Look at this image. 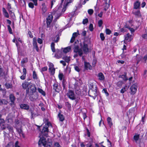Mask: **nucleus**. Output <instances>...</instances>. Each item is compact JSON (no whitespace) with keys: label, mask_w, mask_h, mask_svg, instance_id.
Listing matches in <instances>:
<instances>
[{"label":"nucleus","mask_w":147,"mask_h":147,"mask_svg":"<svg viewBox=\"0 0 147 147\" xmlns=\"http://www.w3.org/2000/svg\"><path fill=\"white\" fill-rule=\"evenodd\" d=\"M63 75L62 73H60L59 75V80H62L63 78Z\"/></svg>","instance_id":"37998d69"},{"label":"nucleus","mask_w":147,"mask_h":147,"mask_svg":"<svg viewBox=\"0 0 147 147\" xmlns=\"http://www.w3.org/2000/svg\"><path fill=\"white\" fill-rule=\"evenodd\" d=\"M2 10L4 16L7 18H9V15L6 9L4 8L3 7L2 9Z\"/></svg>","instance_id":"5701e85b"},{"label":"nucleus","mask_w":147,"mask_h":147,"mask_svg":"<svg viewBox=\"0 0 147 147\" xmlns=\"http://www.w3.org/2000/svg\"><path fill=\"white\" fill-rule=\"evenodd\" d=\"M102 92L105 94L107 96H109V94L107 92L106 89L104 88L102 90Z\"/></svg>","instance_id":"a18cd8bd"},{"label":"nucleus","mask_w":147,"mask_h":147,"mask_svg":"<svg viewBox=\"0 0 147 147\" xmlns=\"http://www.w3.org/2000/svg\"><path fill=\"white\" fill-rule=\"evenodd\" d=\"M119 78H122L124 80H127V79L126 77V74L120 75L119 76Z\"/></svg>","instance_id":"2f4dec72"},{"label":"nucleus","mask_w":147,"mask_h":147,"mask_svg":"<svg viewBox=\"0 0 147 147\" xmlns=\"http://www.w3.org/2000/svg\"><path fill=\"white\" fill-rule=\"evenodd\" d=\"M67 95L69 98L72 100H74L76 99L75 94L74 92L72 90H69L67 93Z\"/></svg>","instance_id":"423d86ee"},{"label":"nucleus","mask_w":147,"mask_h":147,"mask_svg":"<svg viewBox=\"0 0 147 147\" xmlns=\"http://www.w3.org/2000/svg\"><path fill=\"white\" fill-rule=\"evenodd\" d=\"M89 29L90 31H92L93 30V26L92 24H90L89 25Z\"/></svg>","instance_id":"3c124183"},{"label":"nucleus","mask_w":147,"mask_h":147,"mask_svg":"<svg viewBox=\"0 0 147 147\" xmlns=\"http://www.w3.org/2000/svg\"><path fill=\"white\" fill-rule=\"evenodd\" d=\"M9 99L11 101V105L14 104V101L15 99V97L14 95L12 94H10L9 95Z\"/></svg>","instance_id":"f8f14e48"},{"label":"nucleus","mask_w":147,"mask_h":147,"mask_svg":"<svg viewBox=\"0 0 147 147\" xmlns=\"http://www.w3.org/2000/svg\"><path fill=\"white\" fill-rule=\"evenodd\" d=\"M28 61L27 58H25L22 59L21 62V65L22 67H24V64L25 63H27Z\"/></svg>","instance_id":"b1692460"},{"label":"nucleus","mask_w":147,"mask_h":147,"mask_svg":"<svg viewBox=\"0 0 147 147\" xmlns=\"http://www.w3.org/2000/svg\"><path fill=\"white\" fill-rule=\"evenodd\" d=\"M104 5V9L105 11H106L110 7V3H105Z\"/></svg>","instance_id":"c85d7f7f"},{"label":"nucleus","mask_w":147,"mask_h":147,"mask_svg":"<svg viewBox=\"0 0 147 147\" xmlns=\"http://www.w3.org/2000/svg\"><path fill=\"white\" fill-rule=\"evenodd\" d=\"M107 121L109 126L110 127H111L113 125L111 119L110 117H108L107 119Z\"/></svg>","instance_id":"bb28decb"},{"label":"nucleus","mask_w":147,"mask_h":147,"mask_svg":"<svg viewBox=\"0 0 147 147\" xmlns=\"http://www.w3.org/2000/svg\"><path fill=\"white\" fill-rule=\"evenodd\" d=\"M47 123L45 124V125L44 126L41 131L42 134L45 136H47L48 133L49 132V129L48 128L50 126L51 127V123L48 122V119H46Z\"/></svg>","instance_id":"f03ea898"},{"label":"nucleus","mask_w":147,"mask_h":147,"mask_svg":"<svg viewBox=\"0 0 147 147\" xmlns=\"http://www.w3.org/2000/svg\"><path fill=\"white\" fill-rule=\"evenodd\" d=\"M7 27L9 33L11 34H12V29L10 26L9 25H8L7 26Z\"/></svg>","instance_id":"79ce46f5"},{"label":"nucleus","mask_w":147,"mask_h":147,"mask_svg":"<svg viewBox=\"0 0 147 147\" xmlns=\"http://www.w3.org/2000/svg\"><path fill=\"white\" fill-rule=\"evenodd\" d=\"M32 77L34 80H37L38 79L37 75L35 71H33Z\"/></svg>","instance_id":"c756f323"},{"label":"nucleus","mask_w":147,"mask_h":147,"mask_svg":"<svg viewBox=\"0 0 147 147\" xmlns=\"http://www.w3.org/2000/svg\"><path fill=\"white\" fill-rule=\"evenodd\" d=\"M49 72L52 74H54L55 69L54 68H49Z\"/></svg>","instance_id":"c9c22d12"},{"label":"nucleus","mask_w":147,"mask_h":147,"mask_svg":"<svg viewBox=\"0 0 147 147\" xmlns=\"http://www.w3.org/2000/svg\"><path fill=\"white\" fill-rule=\"evenodd\" d=\"M33 45L34 47L36 49V51H38L39 49L37 45V43L36 42V37H34L33 38Z\"/></svg>","instance_id":"1a4fd4ad"},{"label":"nucleus","mask_w":147,"mask_h":147,"mask_svg":"<svg viewBox=\"0 0 147 147\" xmlns=\"http://www.w3.org/2000/svg\"><path fill=\"white\" fill-rule=\"evenodd\" d=\"M38 92L42 94V95L44 96L45 95V92L42 89L40 88H38Z\"/></svg>","instance_id":"72a5a7b5"},{"label":"nucleus","mask_w":147,"mask_h":147,"mask_svg":"<svg viewBox=\"0 0 147 147\" xmlns=\"http://www.w3.org/2000/svg\"><path fill=\"white\" fill-rule=\"evenodd\" d=\"M88 12L89 14L91 15L93 13V10L92 9H89L88 10Z\"/></svg>","instance_id":"de8ad7c7"},{"label":"nucleus","mask_w":147,"mask_h":147,"mask_svg":"<svg viewBox=\"0 0 147 147\" xmlns=\"http://www.w3.org/2000/svg\"><path fill=\"white\" fill-rule=\"evenodd\" d=\"M31 84V83L28 82L27 81H25L23 83L22 85V88L24 89H26L27 88L28 86L30 85Z\"/></svg>","instance_id":"9d476101"},{"label":"nucleus","mask_w":147,"mask_h":147,"mask_svg":"<svg viewBox=\"0 0 147 147\" xmlns=\"http://www.w3.org/2000/svg\"><path fill=\"white\" fill-rule=\"evenodd\" d=\"M20 106L21 109L26 110H28L29 108V106L28 105L24 104H21Z\"/></svg>","instance_id":"4468645a"},{"label":"nucleus","mask_w":147,"mask_h":147,"mask_svg":"<svg viewBox=\"0 0 147 147\" xmlns=\"http://www.w3.org/2000/svg\"><path fill=\"white\" fill-rule=\"evenodd\" d=\"M58 116L59 118L60 121H63L64 120L65 117L64 116L63 114H62L61 113H59L58 114Z\"/></svg>","instance_id":"4be33fe9"},{"label":"nucleus","mask_w":147,"mask_h":147,"mask_svg":"<svg viewBox=\"0 0 147 147\" xmlns=\"http://www.w3.org/2000/svg\"><path fill=\"white\" fill-rule=\"evenodd\" d=\"M140 3L138 1H137L134 3V9H137L140 8Z\"/></svg>","instance_id":"ddd939ff"},{"label":"nucleus","mask_w":147,"mask_h":147,"mask_svg":"<svg viewBox=\"0 0 147 147\" xmlns=\"http://www.w3.org/2000/svg\"><path fill=\"white\" fill-rule=\"evenodd\" d=\"M37 41L38 43L41 44L42 43V40L40 38H38L37 39Z\"/></svg>","instance_id":"0e129e2a"},{"label":"nucleus","mask_w":147,"mask_h":147,"mask_svg":"<svg viewBox=\"0 0 147 147\" xmlns=\"http://www.w3.org/2000/svg\"><path fill=\"white\" fill-rule=\"evenodd\" d=\"M17 130L18 133L20 134H22V129L20 128H18L17 129Z\"/></svg>","instance_id":"e2e57ef3"},{"label":"nucleus","mask_w":147,"mask_h":147,"mask_svg":"<svg viewBox=\"0 0 147 147\" xmlns=\"http://www.w3.org/2000/svg\"><path fill=\"white\" fill-rule=\"evenodd\" d=\"M54 147H61V146L59 145L58 142H55V143L54 146Z\"/></svg>","instance_id":"864d4df0"},{"label":"nucleus","mask_w":147,"mask_h":147,"mask_svg":"<svg viewBox=\"0 0 147 147\" xmlns=\"http://www.w3.org/2000/svg\"><path fill=\"white\" fill-rule=\"evenodd\" d=\"M103 24V22L102 20H100L98 21V24L99 27H100Z\"/></svg>","instance_id":"c03bdc74"},{"label":"nucleus","mask_w":147,"mask_h":147,"mask_svg":"<svg viewBox=\"0 0 147 147\" xmlns=\"http://www.w3.org/2000/svg\"><path fill=\"white\" fill-rule=\"evenodd\" d=\"M55 57L57 59H59L62 57V55H60L57 53L55 54Z\"/></svg>","instance_id":"ea45409f"},{"label":"nucleus","mask_w":147,"mask_h":147,"mask_svg":"<svg viewBox=\"0 0 147 147\" xmlns=\"http://www.w3.org/2000/svg\"><path fill=\"white\" fill-rule=\"evenodd\" d=\"M82 48L84 52L85 53L87 52L88 51V45L87 44L84 43L83 46Z\"/></svg>","instance_id":"2eb2a0df"},{"label":"nucleus","mask_w":147,"mask_h":147,"mask_svg":"<svg viewBox=\"0 0 147 147\" xmlns=\"http://www.w3.org/2000/svg\"><path fill=\"white\" fill-rule=\"evenodd\" d=\"M42 10L43 13H45L47 10V8L45 3H43L42 5Z\"/></svg>","instance_id":"aec40b11"},{"label":"nucleus","mask_w":147,"mask_h":147,"mask_svg":"<svg viewBox=\"0 0 147 147\" xmlns=\"http://www.w3.org/2000/svg\"><path fill=\"white\" fill-rule=\"evenodd\" d=\"M125 28H127L131 31V33L134 32L135 31L134 29L133 28L130 27L129 26H126Z\"/></svg>","instance_id":"473e14b6"},{"label":"nucleus","mask_w":147,"mask_h":147,"mask_svg":"<svg viewBox=\"0 0 147 147\" xmlns=\"http://www.w3.org/2000/svg\"><path fill=\"white\" fill-rule=\"evenodd\" d=\"M15 147H20L19 145V142L18 141H16L15 143Z\"/></svg>","instance_id":"8fccbe9b"},{"label":"nucleus","mask_w":147,"mask_h":147,"mask_svg":"<svg viewBox=\"0 0 147 147\" xmlns=\"http://www.w3.org/2000/svg\"><path fill=\"white\" fill-rule=\"evenodd\" d=\"M84 66L85 69H91V66L89 63L85 62L84 63Z\"/></svg>","instance_id":"393cba45"},{"label":"nucleus","mask_w":147,"mask_h":147,"mask_svg":"<svg viewBox=\"0 0 147 147\" xmlns=\"http://www.w3.org/2000/svg\"><path fill=\"white\" fill-rule=\"evenodd\" d=\"M59 39V36L57 35L56 36V38L55 39L54 41L55 42H57Z\"/></svg>","instance_id":"09e8293b"},{"label":"nucleus","mask_w":147,"mask_h":147,"mask_svg":"<svg viewBox=\"0 0 147 147\" xmlns=\"http://www.w3.org/2000/svg\"><path fill=\"white\" fill-rule=\"evenodd\" d=\"M78 34V33L77 32H74L70 40V42L71 43H72L74 42L75 38L77 37Z\"/></svg>","instance_id":"f3484780"},{"label":"nucleus","mask_w":147,"mask_h":147,"mask_svg":"<svg viewBox=\"0 0 147 147\" xmlns=\"http://www.w3.org/2000/svg\"><path fill=\"white\" fill-rule=\"evenodd\" d=\"M126 89L125 87L122 88L120 91V92L122 93H123L125 92L126 91Z\"/></svg>","instance_id":"4d7b16f0"},{"label":"nucleus","mask_w":147,"mask_h":147,"mask_svg":"<svg viewBox=\"0 0 147 147\" xmlns=\"http://www.w3.org/2000/svg\"><path fill=\"white\" fill-rule=\"evenodd\" d=\"M0 124L2 129H4L6 128V127L5 126L3 123H0Z\"/></svg>","instance_id":"13d9d810"},{"label":"nucleus","mask_w":147,"mask_h":147,"mask_svg":"<svg viewBox=\"0 0 147 147\" xmlns=\"http://www.w3.org/2000/svg\"><path fill=\"white\" fill-rule=\"evenodd\" d=\"M13 145L11 142H9L7 145L6 147H13Z\"/></svg>","instance_id":"5fc2aeb1"},{"label":"nucleus","mask_w":147,"mask_h":147,"mask_svg":"<svg viewBox=\"0 0 147 147\" xmlns=\"http://www.w3.org/2000/svg\"><path fill=\"white\" fill-rule=\"evenodd\" d=\"M29 87L32 93L35 92L36 90V88L34 85L31 83Z\"/></svg>","instance_id":"9b49d317"},{"label":"nucleus","mask_w":147,"mask_h":147,"mask_svg":"<svg viewBox=\"0 0 147 147\" xmlns=\"http://www.w3.org/2000/svg\"><path fill=\"white\" fill-rule=\"evenodd\" d=\"M28 6L32 8H33L34 7L33 4L32 2H30L29 3Z\"/></svg>","instance_id":"6e6d98bb"},{"label":"nucleus","mask_w":147,"mask_h":147,"mask_svg":"<svg viewBox=\"0 0 147 147\" xmlns=\"http://www.w3.org/2000/svg\"><path fill=\"white\" fill-rule=\"evenodd\" d=\"M7 128L9 130V131L10 132L12 133L13 132V129L12 127L8 126L7 127Z\"/></svg>","instance_id":"e433bc0d"},{"label":"nucleus","mask_w":147,"mask_h":147,"mask_svg":"<svg viewBox=\"0 0 147 147\" xmlns=\"http://www.w3.org/2000/svg\"><path fill=\"white\" fill-rule=\"evenodd\" d=\"M26 76L23 74L20 77V78L21 80H24L26 79Z\"/></svg>","instance_id":"680f3d73"},{"label":"nucleus","mask_w":147,"mask_h":147,"mask_svg":"<svg viewBox=\"0 0 147 147\" xmlns=\"http://www.w3.org/2000/svg\"><path fill=\"white\" fill-rule=\"evenodd\" d=\"M71 49V48L70 47H68L64 49H61V51L63 50V52L65 53H67L69 52Z\"/></svg>","instance_id":"6ab92c4d"},{"label":"nucleus","mask_w":147,"mask_h":147,"mask_svg":"<svg viewBox=\"0 0 147 147\" xmlns=\"http://www.w3.org/2000/svg\"><path fill=\"white\" fill-rule=\"evenodd\" d=\"M53 89L56 92H59L60 90V89L58 83L56 82L54 84L53 86Z\"/></svg>","instance_id":"6e6552de"},{"label":"nucleus","mask_w":147,"mask_h":147,"mask_svg":"<svg viewBox=\"0 0 147 147\" xmlns=\"http://www.w3.org/2000/svg\"><path fill=\"white\" fill-rule=\"evenodd\" d=\"M74 52L76 53V54L74 55V57H76L78 55L80 56H81L83 54V51L82 50L79 48L78 46H76L74 47Z\"/></svg>","instance_id":"20e7f679"},{"label":"nucleus","mask_w":147,"mask_h":147,"mask_svg":"<svg viewBox=\"0 0 147 147\" xmlns=\"http://www.w3.org/2000/svg\"><path fill=\"white\" fill-rule=\"evenodd\" d=\"M100 37L102 40L103 41L105 40V37L104 36V34L102 33H101L100 34Z\"/></svg>","instance_id":"a19ab883"},{"label":"nucleus","mask_w":147,"mask_h":147,"mask_svg":"<svg viewBox=\"0 0 147 147\" xmlns=\"http://www.w3.org/2000/svg\"><path fill=\"white\" fill-rule=\"evenodd\" d=\"M74 67L75 70L76 71H77L78 72H79L80 71V69L77 66H75Z\"/></svg>","instance_id":"338daca9"},{"label":"nucleus","mask_w":147,"mask_h":147,"mask_svg":"<svg viewBox=\"0 0 147 147\" xmlns=\"http://www.w3.org/2000/svg\"><path fill=\"white\" fill-rule=\"evenodd\" d=\"M53 18V16L51 13H48V16L47 18V20L52 22Z\"/></svg>","instance_id":"a878e982"},{"label":"nucleus","mask_w":147,"mask_h":147,"mask_svg":"<svg viewBox=\"0 0 147 147\" xmlns=\"http://www.w3.org/2000/svg\"><path fill=\"white\" fill-rule=\"evenodd\" d=\"M88 19L86 18L85 19H84L83 21V23L84 24H85L88 23Z\"/></svg>","instance_id":"052dcab7"},{"label":"nucleus","mask_w":147,"mask_h":147,"mask_svg":"<svg viewBox=\"0 0 147 147\" xmlns=\"http://www.w3.org/2000/svg\"><path fill=\"white\" fill-rule=\"evenodd\" d=\"M23 74L25 75L26 76L27 71L26 69L25 68H24L23 69Z\"/></svg>","instance_id":"69168bd1"},{"label":"nucleus","mask_w":147,"mask_h":147,"mask_svg":"<svg viewBox=\"0 0 147 147\" xmlns=\"http://www.w3.org/2000/svg\"><path fill=\"white\" fill-rule=\"evenodd\" d=\"M106 33L107 34L109 35L110 34L111 32L110 30L109 29L106 28L105 30Z\"/></svg>","instance_id":"4c0bfd02"},{"label":"nucleus","mask_w":147,"mask_h":147,"mask_svg":"<svg viewBox=\"0 0 147 147\" xmlns=\"http://www.w3.org/2000/svg\"><path fill=\"white\" fill-rule=\"evenodd\" d=\"M56 51H57V53H58V54L59 55H62V53L61 51H60L58 49H57Z\"/></svg>","instance_id":"bf43d9fd"},{"label":"nucleus","mask_w":147,"mask_h":147,"mask_svg":"<svg viewBox=\"0 0 147 147\" xmlns=\"http://www.w3.org/2000/svg\"><path fill=\"white\" fill-rule=\"evenodd\" d=\"M51 21L47 20V27H50Z\"/></svg>","instance_id":"603ef678"},{"label":"nucleus","mask_w":147,"mask_h":147,"mask_svg":"<svg viewBox=\"0 0 147 147\" xmlns=\"http://www.w3.org/2000/svg\"><path fill=\"white\" fill-rule=\"evenodd\" d=\"M1 61H0V77L3 76L4 74V71L1 65Z\"/></svg>","instance_id":"412c9836"},{"label":"nucleus","mask_w":147,"mask_h":147,"mask_svg":"<svg viewBox=\"0 0 147 147\" xmlns=\"http://www.w3.org/2000/svg\"><path fill=\"white\" fill-rule=\"evenodd\" d=\"M1 102L2 104H7L8 102L6 100L3 99L1 100Z\"/></svg>","instance_id":"49530a36"},{"label":"nucleus","mask_w":147,"mask_h":147,"mask_svg":"<svg viewBox=\"0 0 147 147\" xmlns=\"http://www.w3.org/2000/svg\"><path fill=\"white\" fill-rule=\"evenodd\" d=\"M98 78L100 80H103L105 79V77L103 74L101 72L99 73L98 74Z\"/></svg>","instance_id":"dca6fc26"},{"label":"nucleus","mask_w":147,"mask_h":147,"mask_svg":"<svg viewBox=\"0 0 147 147\" xmlns=\"http://www.w3.org/2000/svg\"><path fill=\"white\" fill-rule=\"evenodd\" d=\"M142 37L144 39H147V34H145L142 35Z\"/></svg>","instance_id":"774afa93"},{"label":"nucleus","mask_w":147,"mask_h":147,"mask_svg":"<svg viewBox=\"0 0 147 147\" xmlns=\"http://www.w3.org/2000/svg\"><path fill=\"white\" fill-rule=\"evenodd\" d=\"M137 86L136 84H134L131 86L130 88L131 94L133 95L135 94L137 90Z\"/></svg>","instance_id":"0eeeda50"},{"label":"nucleus","mask_w":147,"mask_h":147,"mask_svg":"<svg viewBox=\"0 0 147 147\" xmlns=\"http://www.w3.org/2000/svg\"><path fill=\"white\" fill-rule=\"evenodd\" d=\"M90 89L88 91L89 96L95 99L98 94L97 87L95 84H91L89 85Z\"/></svg>","instance_id":"f257e3e1"},{"label":"nucleus","mask_w":147,"mask_h":147,"mask_svg":"<svg viewBox=\"0 0 147 147\" xmlns=\"http://www.w3.org/2000/svg\"><path fill=\"white\" fill-rule=\"evenodd\" d=\"M133 13L137 17H139L141 16L139 10H137V11H135L134 10H133Z\"/></svg>","instance_id":"cd10ccee"},{"label":"nucleus","mask_w":147,"mask_h":147,"mask_svg":"<svg viewBox=\"0 0 147 147\" xmlns=\"http://www.w3.org/2000/svg\"><path fill=\"white\" fill-rule=\"evenodd\" d=\"M125 39L124 40V43L126 44L128 42L131 41L132 40V35H130L129 33H127L124 36Z\"/></svg>","instance_id":"39448f33"},{"label":"nucleus","mask_w":147,"mask_h":147,"mask_svg":"<svg viewBox=\"0 0 147 147\" xmlns=\"http://www.w3.org/2000/svg\"><path fill=\"white\" fill-rule=\"evenodd\" d=\"M139 138V135L138 134H136L134 136V140L136 142L138 140Z\"/></svg>","instance_id":"f704fd0d"},{"label":"nucleus","mask_w":147,"mask_h":147,"mask_svg":"<svg viewBox=\"0 0 147 147\" xmlns=\"http://www.w3.org/2000/svg\"><path fill=\"white\" fill-rule=\"evenodd\" d=\"M62 59L64 60L65 62L67 63H68L70 60V57L66 55L63 56L62 57Z\"/></svg>","instance_id":"a211bd4d"},{"label":"nucleus","mask_w":147,"mask_h":147,"mask_svg":"<svg viewBox=\"0 0 147 147\" xmlns=\"http://www.w3.org/2000/svg\"><path fill=\"white\" fill-rule=\"evenodd\" d=\"M67 5H66V4L64 6V7L63 8L62 11L61 12V14H62L66 10V7Z\"/></svg>","instance_id":"58836bf2"},{"label":"nucleus","mask_w":147,"mask_h":147,"mask_svg":"<svg viewBox=\"0 0 147 147\" xmlns=\"http://www.w3.org/2000/svg\"><path fill=\"white\" fill-rule=\"evenodd\" d=\"M55 44L53 42L51 43V47L52 51L53 52H55Z\"/></svg>","instance_id":"7c9ffc66"},{"label":"nucleus","mask_w":147,"mask_h":147,"mask_svg":"<svg viewBox=\"0 0 147 147\" xmlns=\"http://www.w3.org/2000/svg\"><path fill=\"white\" fill-rule=\"evenodd\" d=\"M40 143H42L45 147H51L52 145L51 142H47L46 139L44 137L40 138V140L38 142L39 145H40Z\"/></svg>","instance_id":"7ed1b4c3"}]
</instances>
